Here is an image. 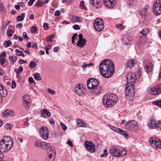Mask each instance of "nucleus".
<instances>
[{
	"label": "nucleus",
	"mask_w": 161,
	"mask_h": 161,
	"mask_svg": "<svg viewBox=\"0 0 161 161\" xmlns=\"http://www.w3.org/2000/svg\"><path fill=\"white\" fill-rule=\"evenodd\" d=\"M114 65L112 61L109 59L103 60L99 65V70L101 75L104 78H109L114 73Z\"/></svg>",
	"instance_id": "1"
},
{
	"label": "nucleus",
	"mask_w": 161,
	"mask_h": 161,
	"mask_svg": "<svg viewBox=\"0 0 161 161\" xmlns=\"http://www.w3.org/2000/svg\"><path fill=\"white\" fill-rule=\"evenodd\" d=\"M118 100L117 96L113 93L105 94L103 98V104L106 108H109L115 105Z\"/></svg>",
	"instance_id": "2"
},
{
	"label": "nucleus",
	"mask_w": 161,
	"mask_h": 161,
	"mask_svg": "<svg viewBox=\"0 0 161 161\" xmlns=\"http://www.w3.org/2000/svg\"><path fill=\"white\" fill-rule=\"evenodd\" d=\"M134 87L133 84H127L125 90V95L126 98L129 100L132 99L134 96Z\"/></svg>",
	"instance_id": "3"
},
{
	"label": "nucleus",
	"mask_w": 161,
	"mask_h": 161,
	"mask_svg": "<svg viewBox=\"0 0 161 161\" xmlns=\"http://www.w3.org/2000/svg\"><path fill=\"white\" fill-rule=\"evenodd\" d=\"M93 25L95 30L97 31H101L104 27L103 20L99 18L96 19L94 21Z\"/></svg>",
	"instance_id": "4"
},
{
	"label": "nucleus",
	"mask_w": 161,
	"mask_h": 161,
	"mask_svg": "<svg viewBox=\"0 0 161 161\" xmlns=\"http://www.w3.org/2000/svg\"><path fill=\"white\" fill-rule=\"evenodd\" d=\"M150 144L154 148H161V141L155 137H151L149 140Z\"/></svg>",
	"instance_id": "5"
},
{
	"label": "nucleus",
	"mask_w": 161,
	"mask_h": 161,
	"mask_svg": "<svg viewBox=\"0 0 161 161\" xmlns=\"http://www.w3.org/2000/svg\"><path fill=\"white\" fill-rule=\"evenodd\" d=\"M125 129L127 130L135 131L138 127V125L134 120L129 121L126 123L125 125Z\"/></svg>",
	"instance_id": "6"
},
{
	"label": "nucleus",
	"mask_w": 161,
	"mask_h": 161,
	"mask_svg": "<svg viewBox=\"0 0 161 161\" xmlns=\"http://www.w3.org/2000/svg\"><path fill=\"white\" fill-rule=\"evenodd\" d=\"M153 11L156 15H158L161 14V1L156 0L155 1L153 5Z\"/></svg>",
	"instance_id": "7"
},
{
	"label": "nucleus",
	"mask_w": 161,
	"mask_h": 161,
	"mask_svg": "<svg viewBox=\"0 0 161 161\" xmlns=\"http://www.w3.org/2000/svg\"><path fill=\"white\" fill-rule=\"evenodd\" d=\"M99 83V81L97 79L90 78L87 81V85L88 89H89L98 86Z\"/></svg>",
	"instance_id": "8"
},
{
	"label": "nucleus",
	"mask_w": 161,
	"mask_h": 161,
	"mask_svg": "<svg viewBox=\"0 0 161 161\" xmlns=\"http://www.w3.org/2000/svg\"><path fill=\"white\" fill-rule=\"evenodd\" d=\"M147 125L148 126L151 128H156L158 130L160 129L161 126L160 122L159 121H156L155 119L150 120Z\"/></svg>",
	"instance_id": "9"
},
{
	"label": "nucleus",
	"mask_w": 161,
	"mask_h": 161,
	"mask_svg": "<svg viewBox=\"0 0 161 161\" xmlns=\"http://www.w3.org/2000/svg\"><path fill=\"white\" fill-rule=\"evenodd\" d=\"M40 135L44 140H47L49 137V130L48 128L46 126L42 127L40 129Z\"/></svg>",
	"instance_id": "10"
},
{
	"label": "nucleus",
	"mask_w": 161,
	"mask_h": 161,
	"mask_svg": "<svg viewBox=\"0 0 161 161\" xmlns=\"http://www.w3.org/2000/svg\"><path fill=\"white\" fill-rule=\"evenodd\" d=\"M9 144L6 143L5 142H0V152L2 153L6 152L10 150L12 147Z\"/></svg>",
	"instance_id": "11"
},
{
	"label": "nucleus",
	"mask_w": 161,
	"mask_h": 161,
	"mask_svg": "<svg viewBox=\"0 0 161 161\" xmlns=\"http://www.w3.org/2000/svg\"><path fill=\"white\" fill-rule=\"evenodd\" d=\"M143 65L145 70L146 73H148L152 71L153 64L150 60H147L144 61Z\"/></svg>",
	"instance_id": "12"
},
{
	"label": "nucleus",
	"mask_w": 161,
	"mask_h": 161,
	"mask_svg": "<svg viewBox=\"0 0 161 161\" xmlns=\"http://www.w3.org/2000/svg\"><path fill=\"white\" fill-rule=\"evenodd\" d=\"M161 93V84L157 85L152 87L150 91V94L152 95H157Z\"/></svg>",
	"instance_id": "13"
},
{
	"label": "nucleus",
	"mask_w": 161,
	"mask_h": 161,
	"mask_svg": "<svg viewBox=\"0 0 161 161\" xmlns=\"http://www.w3.org/2000/svg\"><path fill=\"white\" fill-rule=\"evenodd\" d=\"M75 91L76 94L81 96L85 92L86 89L80 85L78 84L75 87Z\"/></svg>",
	"instance_id": "14"
},
{
	"label": "nucleus",
	"mask_w": 161,
	"mask_h": 161,
	"mask_svg": "<svg viewBox=\"0 0 161 161\" xmlns=\"http://www.w3.org/2000/svg\"><path fill=\"white\" fill-rule=\"evenodd\" d=\"M85 146L90 153H93L95 151V146L91 142L86 141L85 143Z\"/></svg>",
	"instance_id": "15"
},
{
	"label": "nucleus",
	"mask_w": 161,
	"mask_h": 161,
	"mask_svg": "<svg viewBox=\"0 0 161 161\" xmlns=\"http://www.w3.org/2000/svg\"><path fill=\"white\" fill-rule=\"evenodd\" d=\"M119 147H111L109 149V153L113 156L119 157Z\"/></svg>",
	"instance_id": "16"
},
{
	"label": "nucleus",
	"mask_w": 161,
	"mask_h": 161,
	"mask_svg": "<svg viewBox=\"0 0 161 161\" xmlns=\"http://www.w3.org/2000/svg\"><path fill=\"white\" fill-rule=\"evenodd\" d=\"M116 3L115 0H103L104 5L108 8H111L114 7L116 5Z\"/></svg>",
	"instance_id": "17"
},
{
	"label": "nucleus",
	"mask_w": 161,
	"mask_h": 161,
	"mask_svg": "<svg viewBox=\"0 0 161 161\" xmlns=\"http://www.w3.org/2000/svg\"><path fill=\"white\" fill-rule=\"evenodd\" d=\"M30 98L29 96L24 95L22 99L23 103L25 107L28 108L30 103Z\"/></svg>",
	"instance_id": "18"
},
{
	"label": "nucleus",
	"mask_w": 161,
	"mask_h": 161,
	"mask_svg": "<svg viewBox=\"0 0 161 161\" xmlns=\"http://www.w3.org/2000/svg\"><path fill=\"white\" fill-rule=\"evenodd\" d=\"M1 141L5 142L6 143L9 144L11 145H12V146H13V139L9 136H4Z\"/></svg>",
	"instance_id": "19"
},
{
	"label": "nucleus",
	"mask_w": 161,
	"mask_h": 161,
	"mask_svg": "<svg viewBox=\"0 0 161 161\" xmlns=\"http://www.w3.org/2000/svg\"><path fill=\"white\" fill-rule=\"evenodd\" d=\"M77 123L80 127L86 128L87 125V123L85 121L80 119H78L77 120Z\"/></svg>",
	"instance_id": "20"
},
{
	"label": "nucleus",
	"mask_w": 161,
	"mask_h": 161,
	"mask_svg": "<svg viewBox=\"0 0 161 161\" xmlns=\"http://www.w3.org/2000/svg\"><path fill=\"white\" fill-rule=\"evenodd\" d=\"M13 115L12 111L9 110H7L6 111L3 113L2 116L3 117L7 116V117H11Z\"/></svg>",
	"instance_id": "21"
},
{
	"label": "nucleus",
	"mask_w": 161,
	"mask_h": 161,
	"mask_svg": "<svg viewBox=\"0 0 161 161\" xmlns=\"http://www.w3.org/2000/svg\"><path fill=\"white\" fill-rule=\"evenodd\" d=\"M86 40L85 39L79 40L76 44L77 46L82 47L86 44Z\"/></svg>",
	"instance_id": "22"
},
{
	"label": "nucleus",
	"mask_w": 161,
	"mask_h": 161,
	"mask_svg": "<svg viewBox=\"0 0 161 161\" xmlns=\"http://www.w3.org/2000/svg\"><path fill=\"white\" fill-rule=\"evenodd\" d=\"M46 151L48 153H52L53 154H55V150L54 148L52 146H50L49 145L46 149Z\"/></svg>",
	"instance_id": "23"
},
{
	"label": "nucleus",
	"mask_w": 161,
	"mask_h": 161,
	"mask_svg": "<svg viewBox=\"0 0 161 161\" xmlns=\"http://www.w3.org/2000/svg\"><path fill=\"white\" fill-rule=\"evenodd\" d=\"M92 90L93 93L95 95H97L101 91V87L100 86H97L96 87L93 88L92 89H90Z\"/></svg>",
	"instance_id": "24"
},
{
	"label": "nucleus",
	"mask_w": 161,
	"mask_h": 161,
	"mask_svg": "<svg viewBox=\"0 0 161 161\" xmlns=\"http://www.w3.org/2000/svg\"><path fill=\"white\" fill-rule=\"evenodd\" d=\"M136 62L135 60H130L126 63L127 66L130 68L134 66L136 64Z\"/></svg>",
	"instance_id": "25"
},
{
	"label": "nucleus",
	"mask_w": 161,
	"mask_h": 161,
	"mask_svg": "<svg viewBox=\"0 0 161 161\" xmlns=\"http://www.w3.org/2000/svg\"><path fill=\"white\" fill-rule=\"evenodd\" d=\"M8 92L5 88L3 87L0 91V96L3 97H5L7 95Z\"/></svg>",
	"instance_id": "26"
},
{
	"label": "nucleus",
	"mask_w": 161,
	"mask_h": 161,
	"mask_svg": "<svg viewBox=\"0 0 161 161\" xmlns=\"http://www.w3.org/2000/svg\"><path fill=\"white\" fill-rule=\"evenodd\" d=\"M117 133H118L119 134L124 136L125 138H126L127 139L129 138V136L128 134L126 133V132L125 131L119 128V130L118 132Z\"/></svg>",
	"instance_id": "27"
},
{
	"label": "nucleus",
	"mask_w": 161,
	"mask_h": 161,
	"mask_svg": "<svg viewBox=\"0 0 161 161\" xmlns=\"http://www.w3.org/2000/svg\"><path fill=\"white\" fill-rule=\"evenodd\" d=\"M127 84H133V85L134 83H135V79L134 78L133 75L132 74H131V75L130 76V79L129 80L128 79V78L127 77Z\"/></svg>",
	"instance_id": "28"
},
{
	"label": "nucleus",
	"mask_w": 161,
	"mask_h": 161,
	"mask_svg": "<svg viewBox=\"0 0 161 161\" xmlns=\"http://www.w3.org/2000/svg\"><path fill=\"white\" fill-rule=\"evenodd\" d=\"M119 157L123 156L125 155L127 153V152L124 149L120 147H119Z\"/></svg>",
	"instance_id": "29"
},
{
	"label": "nucleus",
	"mask_w": 161,
	"mask_h": 161,
	"mask_svg": "<svg viewBox=\"0 0 161 161\" xmlns=\"http://www.w3.org/2000/svg\"><path fill=\"white\" fill-rule=\"evenodd\" d=\"M40 112L42 114H46L48 117H50L51 115V113L46 109H42L41 110Z\"/></svg>",
	"instance_id": "30"
},
{
	"label": "nucleus",
	"mask_w": 161,
	"mask_h": 161,
	"mask_svg": "<svg viewBox=\"0 0 161 161\" xmlns=\"http://www.w3.org/2000/svg\"><path fill=\"white\" fill-rule=\"evenodd\" d=\"M141 73L138 71L135 72V73L133 74L134 78L135 79V81L137 80V79L140 78V76Z\"/></svg>",
	"instance_id": "31"
},
{
	"label": "nucleus",
	"mask_w": 161,
	"mask_h": 161,
	"mask_svg": "<svg viewBox=\"0 0 161 161\" xmlns=\"http://www.w3.org/2000/svg\"><path fill=\"white\" fill-rule=\"evenodd\" d=\"M149 30L148 29L145 28L143 29L140 33L142 34L144 36H146L149 32Z\"/></svg>",
	"instance_id": "32"
},
{
	"label": "nucleus",
	"mask_w": 161,
	"mask_h": 161,
	"mask_svg": "<svg viewBox=\"0 0 161 161\" xmlns=\"http://www.w3.org/2000/svg\"><path fill=\"white\" fill-rule=\"evenodd\" d=\"M23 70V68L21 66L19 67V69H14V71L16 73V74H19V73H21Z\"/></svg>",
	"instance_id": "33"
},
{
	"label": "nucleus",
	"mask_w": 161,
	"mask_h": 161,
	"mask_svg": "<svg viewBox=\"0 0 161 161\" xmlns=\"http://www.w3.org/2000/svg\"><path fill=\"white\" fill-rule=\"evenodd\" d=\"M73 22L74 23H75L76 22H80L82 21L81 18L78 16H73Z\"/></svg>",
	"instance_id": "34"
},
{
	"label": "nucleus",
	"mask_w": 161,
	"mask_h": 161,
	"mask_svg": "<svg viewBox=\"0 0 161 161\" xmlns=\"http://www.w3.org/2000/svg\"><path fill=\"white\" fill-rule=\"evenodd\" d=\"M25 17V14L24 13L21 14V16H18L17 17V20L18 21H22L24 19V18Z\"/></svg>",
	"instance_id": "35"
},
{
	"label": "nucleus",
	"mask_w": 161,
	"mask_h": 161,
	"mask_svg": "<svg viewBox=\"0 0 161 161\" xmlns=\"http://www.w3.org/2000/svg\"><path fill=\"white\" fill-rule=\"evenodd\" d=\"M49 145V144L48 143L42 142V144H41L40 147L43 149H44L46 148H47Z\"/></svg>",
	"instance_id": "36"
},
{
	"label": "nucleus",
	"mask_w": 161,
	"mask_h": 161,
	"mask_svg": "<svg viewBox=\"0 0 161 161\" xmlns=\"http://www.w3.org/2000/svg\"><path fill=\"white\" fill-rule=\"evenodd\" d=\"M153 104L161 108V99H158L156 101H153Z\"/></svg>",
	"instance_id": "37"
},
{
	"label": "nucleus",
	"mask_w": 161,
	"mask_h": 161,
	"mask_svg": "<svg viewBox=\"0 0 161 161\" xmlns=\"http://www.w3.org/2000/svg\"><path fill=\"white\" fill-rule=\"evenodd\" d=\"M139 40L141 44H144L147 41V39L145 36H141Z\"/></svg>",
	"instance_id": "38"
},
{
	"label": "nucleus",
	"mask_w": 161,
	"mask_h": 161,
	"mask_svg": "<svg viewBox=\"0 0 161 161\" xmlns=\"http://www.w3.org/2000/svg\"><path fill=\"white\" fill-rule=\"evenodd\" d=\"M34 78L37 81L42 80V78L40 77V74L39 73H35L34 74Z\"/></svg>",
	"instance_id": "39"
},
{
	"label": "nucleus",
	"mask_w": 161,
	"mask_h": 161,
	"mask_svg": "<svg viewBox=\"0 0 161 161\" xmlns=\"http://www.w3.org/2000/svg\"><path fill=\"white\" fill-rule=\"evenodd\" d=\"M9 61L14 64L16 61V57L14 56H10L9 57Z\"/></svg>",
	"instance_id": "40"
},
{
	"label": "nucleus",
	"mask_w": 161,
	"mask_h": 161,
	"mask_svg": "<svg viewBox=\"0 0 161 161\" xmlns=\"http://www.w3.org/2000/svg\"><path fill=\"white\" fill-rule=\"evenodd\" d=\"M6 10L4 8L3 5H0V13L4 15L5 14Z\"/></svg>",
	"instance_id": "41"
},
{
	"label": "nucleus",
	"mask_w": 161,
	"mask_h": 161,
	"mask_svg": "<svg viewBox=\"0 0 161 161\" xmlns=\"http://www.w3.org/2000/svg\"><path fill=\"white\" fill-rule=\"evenodd\" d=\"M15 52L17 53L16 55L18 56H21L22 57H24V54H23L22 52L19 50L18 49H16L15 50Z\"/></svg>",
	"instance_id": "42"
},
{
	"label": "nucleus",
	"mask_w": 161,
	"mask_h": 161,
	"mask_svg": "<svg viewBox=\"0 0 161 161\" xmlns=\"http://www.w3.org/2000/svg\"><path fill=\"white\" fill-rule=\"evenodd\" d=\"M12 44V42L8 40L5 41L4 43V44L5 47H9Z\"/></svg>",
	"instance_id": "43"
},
{
	"label": "nucleus",
	"mask_w": 161,
	"mask_h": 161,
	"mask_svg": "<svg viewBox=\"0 0 161 161\" xmlns=\"http://www.w3.org/2000/svg\"><path fill=\"white\" fill-rule=\"evenodd\" d=\"M48 158L49 159H50V161H53L54 159V156L55 154H53L52 153H48Z\"/></svg>",
	"instance_id": "44"
},
{
	"label": "nucleus",
	"mask_w": 161,
	"mask_h": 161,
	"mask_svg": "<svg viewBox=\"0 0 161 161\" xmlns=\"http://www.w3.org/2000/svg\"><path fill=\"white\" fill-rule=\"evenodd\" d=\"M36 65V63L34 61H30L29 64V66L30 68H34Z\"/></svg>",
	"instance_id": "45"
},
{
	"label": "nucleus",
	"mask_w": 161,
	"mask_h": 161,
	"mask_svg": "<svg viewBox=\"0 0 161 161\" xmlns=\"http://www.w3.org/2000/svg\"><path fill=\"white\" fill-rule=\"evenodd\" d=\"M104 153L101 155L100 156L102 158H106L107 157L108 152L107 150L105 149L103 151Z\"/></svg>",
	"instance_id": "46"
},
{
	"label": "nucleus",
	"mask_w": 161,
	"mask_h": 161,
	"mask_svg": "<svg viewBox=\"0 0 161 161\" xmlns=\"http://www.w3.org/2000/svg\"><path fill=\"white\" fill-rule=\"evenodd\" d=\"M42 143V142L40 141L36 140V141L35 143V147H40Z\"/></svg>",
	"instance_id": "47"
},
{
	"label": "nucleus",
	"mask_w": 161,
	"mask_h": 161,
	"mask_svg": "<svg viewBox=\"0 0 161 161\" xmlns=\"http://www.w3.org/2000/svg\"><path fill=\"white\" fill-rule=\"evenodd\" d=\"M54 37V35L53 34H51L50 36H48L47 37V39L48 41L51 42L53 41V38Z\"/></svg>",
	"instance_id": "48"
},
{
	"label": "nucleus",
	"mask_w": 161,
	"mask_h": 161,
	"mask_svg": "<svg viewBox=\"0 0 161 161\" xmlns=\"http://www.w3.org/2000/svg\"><path fill=\"white\" fill-rule=\"evenodd\" d=\"M5 127L7 130H10L12 128L13 125L11 124L7 123L5 125Z\"/></svg>",
	"instance_id": "49"
},
{
	"label": "nucleus",
	"mask_w": 161,
	"mask_h": 161,
	"mask_svg": "<svg viewBox=\"0 0 161 161\" xmlns=\"http://www.w3.org/2000/svg\"><path fill=\"white\" fill-rule=\"evenodd\" d=\"M139 14L142 16H146L147 14V13L144 10H143L142 11H140Z\"/></svg>",
	"instance_id": "50"
},
{
	"label": "nucleus",
	"mask_w": 161,
	"mask_h": 161,
	"mask_svg": "<svg viewBox=\"0 0 161 161\" xmlns=\"http://www.w3.org/2000/svg\"><path fill=\"white\" fill-rule=\"evenodd\" d=\"M101 3L100 1H97L94 4V6L96 7L97 8H99L101 7Z\"/></svg>",
	"instance_id": "51"
},
{
	"label": "nucleus",
	"mask_w": 161,
	"mask_h": 161,
	"mask_svg": "<svg viewBox=\"0 0 161 161\" xmlns=\"http://www.w3.org/2000/svg\"><path fill=\"white\" fill-rule=\"evenodd\" d=\"M84 1L83 0L81 1L80 2V7L81 8L83 9H86V8L85 7V6L84 5Z\"/></svg>",
	"instance_id": "52"
},
{
	"label": "nucleus",
	"mask_w": 161,
	"mask_h": 161,
	"mask_svg": "<svg viewBox=\"0 0 161 161\" xmlns=\"http://www.w3.org/2000/svg\"><path fill=\"white\" fill-rule=\"evenodd\" d=\"M116 27L117 28L121 30L124 29V27L121 24H117L116 25Z\"/></svg>",
	"instance_id": "53"
},
{
	"label": "nucleus",
	"mask_w": 161,
	"mask_h": 161,
	"mask_svg": "<svg viewBox=\"0 0 161 161\" xmlns=\"http://www.w3.org/2000/svg\"><path fill=\"white\" fill-rule=\"evenodd\" d=\"M77 33L74 34L73 36H72V42L73 44H74L75 43V38H76V36H77Z\"/></svg>",
	"instance_id": "54"
},
{
	"label": "nucleus",
	"mask_w": 161,
	"mask_h": 161,
	"mask_svg": "<svg viewBox=\"0 0 161 161\" xmlns=\"http://www.w3.org/2000/svg\"><path fill=\"white\" fill-rule=\"evenodd\" d=\"M60 125L61 126V127L63 130L65 131L67 129V126L63 122H61L60 123Z\"/></svg>",
	"instance_id": "55"
},
{
	"label": "nucleus",
	"mask_w": 161,
	"mask_h": 161,
	"mask_svg": "<svg viewBox=\"0 0 161 161\" xmlns=\"http://www.w3.org/2000/svg\"><path fill=\"white\" fill-rule=\"evenodd\" d=\"M37 30V28L36 27L33 26L32 27L31 29V32L32 33H35L36 32Z\"/></svg>",
	"instance_id": "56"
},
{
	"label": "nucleus",
	"mask_w": 161,
	"mask_h": 161,
	"mask_svg": "<svg viewBox=\"0 0 161 161\" xmlns=\"http://www.w3.org/2000/svg\"><path fill=\"white\" fill-rule=\"evenodd\" d=\"M13 34V31L12 30H9L7 32V34L8 36H11Z\"/></svg>",
	"instance_id": "57"
},
{
	"label": "nucleus",
	"mask_w": 161,
	"mask_h": 161,
	"mask_svg": "<svg viewBox=\"0 0 161 161\" xmlns=\"http://www.w3.org/2000/svg\"><path fill=\"white\" fill-rule=\"evenodd\" d=\"M5 59L4 58L0 57V64L1 65L4 64L5 62Z\"/></svg>",
	"instance_id": "58"
},
{
	"label": "nucleus",
	"mask_w": 161,
	"mask_h": 161,
	"mask_svg": "<svg viewBox=\"0 0 161 161\" xmlns=\"http://www.w3.org/2000/svg\"><path fill=\"white\" fill-rule=\"evenodd\" d=\"M43 4V3L42 2L38 1L36 4V6L38 7H41L42 6Z\"/></svg>",
	"instance_id": "59"
},
{
	"label": "nucleus",
	"mask_w": 161,
	"mask_h": 161,
	"mask_svg": "<svg viewBox=\"0 0 161 161\" xmlns=\"http://www.w3.org/2000/svg\"><path fill=\"white\" fill-rule=\"evenodd\" d=\"M47 91L49 93L51 94H55V92L54 90H51V89L48 88Z\"/></svg>",
	"instance_id": "60"
},
{
	"label": "nucleus",
	"mask_w": 161,
	"mask_h": 161,
	"mask_svg": "<svg viewBox=\"0 0 161 161\" xmlns=\"http://www.w3.org/2000/svg\"><path fill=\"white\" fill-rule=\"evenodd\" d=\"M48 120L49 123L52 125H53L55 124V121L53 119L51 118H49Z\"/></svg>",
	"instance_id": "61"
},
{
	"label": "nucleus",
	"mask_w": 161,
	"mask_h": 161,
	"mask_svg": "<svg viewBox=\"0 0 161 161\" xmlns=\"http://www.w3.org/2000/svg\"><path fill=\"white\" fill-rule=\"evenodd\" d=\"M111 127H110V128L112 129V130H113L114 131H115L116 132H117L119 130V128H116L114 126H111Z\"/></svg>",
	"instance_id": "62"
},
{
	"label": "nucleus",
	"mask_w": 161,
	"mask_h": 161,
	"mask_svg": "<svg viewBox=\"0 0 161 161\" xmlns=\"http://www.w3.org/2000/svg\"><path fill=\"white\" fill-rule=\"evenodd\" d=\"M11 88L13 89L15 88L16 87V84L15 81L14 80H13L12 83Z\"/></svg>",
	"instance_id": "63"
},
{
	"label": "nucleus",
	"mask_w": 161,
	"mask_h": 161,
	"mask_svg": "<svg viewBox=\"0 0 161 161\" xmlns=\"http://www.w3.org/2000/svg\"><path fill=\"white\" fill-rule=\"evenodd\" d=\"M73 29L75 30H79L80 29V27L78 25H75L73 27Z\"/></svg>",
	"instance_id": "64"
}]
</instances>
